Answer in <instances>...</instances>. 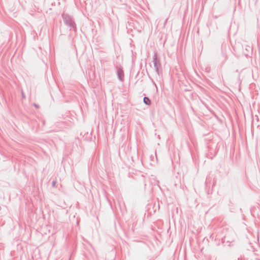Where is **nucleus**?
<instances>
[{
    "label": "nucleus",
    "mask_w": 260,
    "mask_h": 260,
    "mask_svg": "<svg viewBox=\"0 0 260 260\" xmlns=\"http://www.w3.org/2000/svg\"><path fill=\"white\" fill-rule=\"evenodd\" d=\"M248 47L249 48V49H251V47L250 46H248Z\"/></svg>",
    "instance_id": "10"
},
{
    "label": "nucleus",
    "mask_w": 260,
    "mask_h": 260,
    "mask_svg": "<svg viewBox=\"0 0 260 260\" xmlns=\"http://www.w3.org/2000/svg\"><path fill=\"white\" fill-rule=\"evenodd\" d=\"M227 239H228L227 236H225L223 238H222V242L223 243H225V242L229 243V242H230V241L229 240H228Z\"/></svg>",
    "instance_id": "5"
},
{
    "label": "nucleus",
    "mask_w": 260,
    "mask_h": 260,
    "mask_svg": "<svg viewBox=\"0 0 260 260\" xmlns=\"http://www.w3.org/2000/svg\"><path fill=\"white\" fill-rule=\"evenodd\" d=\"M55 184H56V181H53L52 182V186L53 187H54L55 186Z\"/></svg>",
    "instance_id": "7"
},
{
    "label": "nucleus",
    "mask_w": 260,
    "mask_h": 260,
    "mask_svg": "<svg viewBox=\"0 0 260 260\" xmlns=\"http://www.w3.org/2000/svg\"><path fill=\"white\" fill-rule=\"evenodd\" d=\"M117 74L118 79L120 81H123L124 80V72L121 67H117Z\"/></svg>",
    "instance_id": "3"
},
{
    "label": "nucleus",
    "mask_w": 260,
    "mask_h": 260,
    "mask_svg": "<svg viewBox=\"0 0 260 260\" xmlns=\"http://www.w3.org/2000/svg\"><path fill=\"white\" fill-rule=\"evenodd\" d=\"M33 105L34 106V107L36 108H39V105L36 104V103H34L33 104Z\"/></svg>",
    "instance_id": "6"
},
{
    "label": "nucleus",
    "mask_w": 260,
    "mask_h": 260,
    "mask_svg": "<svg viewBox=\"0 0 260 260\" xmlns=\"http://www.w3.org/2000/svg\"><path fill=\"white\" fill-rule=\"evenodd\" d=\"M62 17L64 23L68 26L73 29L75 32L77 31L76 24L73 19V18L68 14L63 13L62 14Z\"/></svg>",
    "instance_id": "1"
},
{
    "label": "nucleus",
    "mask_w": 260,
    "mask_h": 260,
    "mask_svg": "<svg viewBox=\"0 0 260 260\" xmlns=\"http://www.w3.org/2000/svg\"><path fill=\"white\" fill-rule=\"evenodd\" d=\"M22 97L23 99H25V95H24V94L23 91H22Z\"/></svg>",
    "instance_id": "8"
},
{
    "label": "nucleus",
    "mask_w": 260,
    "mask_h": 260,
    "mask_svg": "<svg viewBox=\"0 0 260 260\" xmlns=\"http://www.w3.org/2000/svg\"><path fill=\"white\" fill-rule=\"evenodd\" d=\"M152 58L155 71L157 75H159L160 73L159 69H161V66L160 63V59L158 57L157 52L156 51H154Z\"/></svg>",
    "instance_id": "2"
},
{
    "label": "nucleus",
    "mask_w": 260,
    "mask_h": 260,
    "mask_svg": "<svg viewBox=\"0 0 260 260\" xmlns=\"http://www.w3.org/2000/svg\"><path fill=\"white\" fill-rule=\"evenodd\" d=\"M143 102L147 106H150L151 104V101L150 99L147 96H145L143 98Z\"/></svg>",
    "instance_id": "4"
},
{
    "label": "nucleus",
    "mask_w": 260,
    "mask_h": 260,
    "mask_svg": "<svg viewBox=\"0 0 260 260\" xmlns=\"http://www.w3.org/2000/svg\"><path fill=\"white\" fill-rule=\"evenodd\" d=\"M43 125L45 124V121H43Z\"/></svg>",
    "instance_id": "9"
},
{
    "label": "nucleus",
    "mask_w": 260,
    "mask_h": 260,
    "mask_svg": "<svg viewBox=\"0 0 260 260\" xmlns=\"http://www.w3.org/2000/svg\"><path fill=\"white\" fill-rule=\"evenodd\" d=\"M256 260H258V259H256Z\"/></svg>",
    "instance_id": "11"
}]
</instances>
